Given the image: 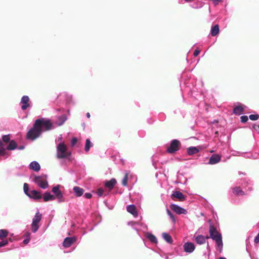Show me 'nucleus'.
I'll return each mask as SVG.
<instances>
[{"label":"nucleus","instance_id":"f257e3e1","mask_svg":"<svg viewBox=\"0 0 259 259\" xmlns=\"http://www.w3.org/2000/svg\"><path fill=\"white\" fill-rule=\"evenodd\" d=\"M209 237L215 241L217 248L219 249V251L221 252L223 247L221 234L218 231L217 228L212 224L209 225Z\"/></svg>","mask_w":259,"mask_h":259},{"label":"nucleus","instance_id":"9b49d317","mask_svg":"<svg viewBox=\"0 0 259 259\" xmlns=\"http://www.w3.org/2000/svg\"><path fill=\"white\" fill-rule=\"evenodd\" d=\"M183 249L185 252L192 253L195 249V245L192 242H186L183 244Z\"/></svg>","mask_w":259,"mask_h":259},{"label":"nucleus","instance_id":"6e6552de","mask_svg":"<svg viewBox=\"0 0 259 259\" xmlns=\"http://www.w3.org/2000/svg\"><path fill=\"white\" fill-rule=\"evenodd\" d=\"M181 146L180 142L176 139L172 140L170 143V145L167 147L166 151L168 153L172 154L178 151Z\"/></svg>","mask_w":259,"mask_h":259},{"label":"nucleus","instance_id":"393cba45","mask_svg":"<svg viewBox=\"0 0 259 259\" xmlns=\"http://www.w3.org/2000/svg\"><path fill=\"white\" fill-rule=\"evenodd\" d=\"M116 183V181L115 179L112 178L110 181L105 182V186L106 187L112 189Z\"/></svg>","mask_w":259,"mask_h":259},{"label":"nucleus","instance_id":"5701e85b","mask_svg":"<svg viewBox=\"0 0 259 259\" xmlns=\"http://www.w3.org/2000/svg\"><path fill=\"white\" fill-rule=\"evenodd\" d=\"M43 199L45 202L54 200L55 199L54 195L51 194L49 192H46L44 194Z\"/></svg>","mask_w":259,"mask_h":259},{"label":"nucleus","instance_id":"4468645a","mask_svg":"<svg viewBox=\"0 0 259 259\" xmlns=\"http://www.w3.org/2000/svg\"><path fill=\"white\" fill-rule=\"evenodd\" d=\"M221 159V156L219 154H213L209 158L208 164H215L219 163Z\"/></svg>","mask_w":259,"mask_h":259},{"label":"nucleus","instance_id":"cd10ccee","mask_svg":"<svg viewBox=\"0 0 259 259\" xmlns=\"http://www.w3.org/2000/svg\"><path fill=\"white\" fill-rule=\"evenodd\" d=\"M172 195L180 200H184L185 199V196L182 193L178 191L174 192Z\"/></svg>","mask_w":259,"mask_h":259},{"label":"nucleus","instance_id":"f8f14e48","mask_svg":"<svg viewBox=\"0 0 259 259\" xmlns=\"http://www.w3.org/2000/svg\"><path fill=\"white\" fill-rule=\"evenodd\" d=\"M170 208L177 214H186L187 211L184 208L181 207L178 205L175 204H171L170 205Z\"/></svg>","mask_w":259,"mask_h":259},{"label":"nucleus","instance_id":"3c124183","mask_svg":"<svg viewBox=\"0 0 259 259\" xmlns=\"http://www.w3.org/2000/svg\"><path fill=\"white\" fill-rule=\"evenodd\" d=\"M86 116L88 118H90L91 115H90V113L88 112L87 114H86Z\"/></svg>","mask_w":259,"mask_h":259},{"label":"nucleus","instance_id":"4be33fe9","mask_svg":"<svg viewBox=\"0 0 259 259\" xmlns=\"http://www.w3.org/2000/svg\"><path fill=\"white\" fill-rule=\"evenodd\" d=\"M136 224L141 226L142 229L143 230H146L147 229V227L146 225H145V224H143V223H137L134 222H131L128 223V225H131L133 227V229H135V230H136L137 232L138 233V229L135 227V225Z\"/></svg>","mask_w":259,"mask_h":259},{"label":"nucleus","instance_id":"7c9ffc66","mask_svg":"<svg viewBox=\"0 0 259 259\" xmlns=\"http://www.w3.org/2000/svg\"><path fill=\"white\" fill-rule=\"evenodd\" d=\"M233 192L236 195L242 196L245 195V193L239 187H236L233 188Z\"/></svg>","mask_w":259,"mask_h":259},{"label":"nucleus","instance_id":"864d4df0","mask_svg":"<svg viewBox=\"0 0 259 259\" xmlns=\"http://www.w3.org/2000/svg\"><path fill=\"white\" fill-rule=\"evenodd\" d=\"M61 96H66L68 95L66 93H63Z\"/></svg>","mask_w":259,"mask_h":259},{"label":"nucleus","instance_id":"c756f323","mask_svg":"<svg viewBox=\"0 0 259 259\" xmlns=\"http://www.w3.org/2000/svg\"><path fill=\"white\" fill-rule=\"evenodd\" d=\"M199 151V149L196 147H190L187 149V153L189 155L197 153Z\"/></svg>","mask_w":259,"mask_h":259},{"label":"nucleus","instance_id":"412c9836","mask_svg":"<svg viewBox=\"0 0 259 259\" xmlns=\"http://www.w3.org/2000/svg\"><path fill=\"white\" fill-rule=\"evenodd\" d=\"M127 211L133 214L135 217L138 216V212L136 209V207L134 205H128L126 206Z\"/></svg>","mask_w":259,"mask_h":259},{"label":"nucleus","instance_id":"603ef678","mask_svg":"<svg viewBox=\"0 0 259 259\" xmlns=\"http://www.w3.org/2000/svg\"><path fill=\"white\" fill-rule=\"evenodd\" d=\"M206 248H207V249L210 252V247H209L208 244H207Z\"/></svg>","mask_w":259,"mask_h":259},{"label":"nucleus","instance_id":"c85d7f7f","mask_svg":"<svg viewBox=\"0 0 259 259\" xmlns=\"http://www.w3.org/2000/svg\"><path fill=\"white\" fill-rule=\"evenodd\" d=\"M219 32V26L218 24L212 26L210 30V34L212 36H216Z\"/></svg>","mask_w":259,"mask_h":259},{"label":"nucleus","instance_id":"2eb2a0df","mask_svg":"<svg viewBox=\"0 0 259 259\" xmlns=\"http://www.w3.org/2000/svg\"><path fill=\"white\" fill-rule=\"evenodd\" d=\"M135 176L131 171H126L125 174L124 178L122 180V185L123 186H127L128 180L129 179H132Z\"/></svg>","mask_w":259,"mask_h":259},{"label":"nucleus","instance_id":"f3484780","mask_svg":"<svg viewBox=\"0 0 259 259\" xmlns=\"http://www.w3.org/2000/svg\"><path fill=\"white\" fill-rule=\"evenodd\" d=\"M67 120V117L65 114H63L61 116L57 117V121L54 122L55 125L61 126L64 124V123Z\"/></svg>","mask_w":259,"mask_h":259},{"label":"nucleus","instance_id":"ddd939ff","mask_svg":"<svg viewBox=\"0 0 259 259\" xmlns=\"http://www.w3.org/2000/svg\"><path fill=\"white\" fill-rule=\"evenodd\" d=\"M76 240L75 237H66L64 239L63 245L65 247H69Z\"/></svg>","mask_w":259,"mask_h":259},{"label":"nucleus","instance_id":"f03ea898","mask_svg":"<svg viewBox=\"0 0 259 259\" xmlns=\"http://www.w3.org/2000/svg\"><path fill=\"white\" fill-rule=\"evenodd\" d=\"M71 152L64 142H60L57 146V157L58 159H67L71 161Z\"/></svg>","mask_w":259,"mask_h":259},{"label":"nucleus","instance_id":"473e14b6","mask_svg":"<svg viewBox=\"0 0 259 259\" xmlns=\"http://www.w3.org/2000/svg\"><path fill=\"white\" fill-rule=\"evenodd\" d=\"M30 236L31 234L28 232H27L24 234L23 236L25 237V239L23 240L24 244H27L29 242L30 240Z\"/></svg>","mask_w":259,"mask_h":259},{"label":"nucleus","instance_id":"423d86ee","mask_svg":"<svg viewBox=\"0 0 259 259\" xmlns=\"http://www.w3.org/2000/svg\"><path fill=\"white\" fill-rule=\"evenodd\" d=\"M33 182L43 189H46L49 187V184L47 181V176L46 175L35 176L34 177Z\"/></svg>","mask_w":259,"mask_h":259},{"label":"nucleus","instance_id":"aec40b11","mask_svg":"<svg viewBox=\"0 0 259 259\" xmlns=\"http://www.w3.org/2000/svg\"><path fill=\"white\" fill-rule=\"evenodd\" d=\"M73 191L76 197H80L84 192L83 189L78 186H74L73 188Z\"/></svg>","mask_w":259,"mask_h":259},{"label":"nucleus","instance_id":"58836bf2","mask_svg":"<svg viewBox=\"0 0 259 259\" xmlns=\"http://www.w3.org/2000/svg\"><path fill=\"white\" fill-rule=\"evenodd\" d=\"M104 191L102 188H99L97 190V194L99 197H101L103 196L104 194Z\"/></svg>","mask_w":259,"mask_h":259},{"label":"nucleus","instance_id":"4c0bfd02","mask_svg":"<svg viewBox=\"0 0 259 259\" xmlns=\"http://www.w3.org/2000/svg\"><path fill=\"white\" fill-rule=\"evenodd\" d=\"M240 118H241V121L243 123H245V122H247L248 119V116H246V115H243V116H241Z\"/></svg>","mask_w":259,"mask_h":259},{"label":"nucleus","instance_id":"9d476101","mask_svg":"<svg viewBox=\"0 0 259 259\" xmlns=\"http://www.w3.org/2000/svg\"><path fill=\"white\" fill-rule=\"evenodd\" d=\"M20 104L21 105V108L23 111L32 107V103L30 101L29 97L26 95L21 98Z\"/></svg>","mask_w":259,"mask_h":259},{"label":"nucleus","instance_id":"a211bd4d","mask_svg":"<svg viewBox=\"0 0 259 259\" xmlns=\"http://www.w3.org/2000/svg\"><path fill=\"white\" fill-rule=\"evenodd\" d=\"M29 168L34 171H38L40 169V166L38 162L33 161L29 164Z\"/></svg>","mask_w":259,"mask_h":259},{"label":"nucleus","instance_id":"72a5a7b5","mask_svg":"<svg viewBox=\"0 0 259 259\" xmlns=\"http://www.w3.org/2000/svg\"><path fill=\"white\" fill-rule=\"evenodd\" d=\"M166 212L167 215L169 217L170 219L172 221L174 224H175L176 222V220L175 215L172 213V212L168 209H166Z\"/></svg>","mask_w":259,"mask_h":259},{"label":"nucleus","instance_id":"8fccbe9b","mask_svg":"<svg viewBox=\"0 0 259 259\" xmlns=\"http://www.w3.org/2000/svg\"><path fill=\"white\" fill-rule=\"evenodd\" d=\"M62 139V135H60V136H59V138L58 139V141L61 142Z\"/></svg>","mask_w":259,"mask_h":259},{"label":"nucleus","instance_id":"2f4dec72","mask_svg":"<svg viewBox=\"0 0 259 259\" xmlns=\"http://www.w3.org/2000/svg\"><path fill=\"white\" fill-rule=\"evenodd\" d=\"M93 146V144L91 142L89 139H87L85 141L84 146V150L85 152H88L90 149Z\"/></svg>","mask_w":259,"mask_h":259},{"label":"nucleus","instance_id":"1a4fd4ad","mask_svg":"<svg viewBox=\"0 0 259 259\" xmlns=\"http://www.w3.org/2000/svg\"><path fill=\"white\" fill-rule=\"evenodd\" d=\"M60 186L56 185L53 187L52 191L55 194V198L57 199L59 203H61L65 201V199L63 197V193L59 189Z\"/></svg>","mask_w":259,"mask_h":259},{"label":"nucleus","instance_id":"b1692460","mask_svg":"<svg viewBox=\"0 0 259 259\" xmlns=\"http://www.w3.org/2000/svg\"><path fill=\"white\" fill-rule=\"evenodd\" d=\"M162 237L163 239L168 243L172 244L173 242V239L171 236L167 233H163L162 234Z\"/></svg>","mask_w":259,"mask_h":259},{"label":"nucleus","instance_id":"5fc2aeb1","mask_svg":"<svg viewBox=\"0 0 259 259\" xmlns=\"http://www.w3.org/2000/svg\"><path fill=\"white\" fill-rule=\"evenodd\" d=\"M219 259H227V258L226 257H220L219 258Z\"/></svg>","mask_w":259,"mask_h":259},{"label":"nucleus","instance_id":"37998d69","mask_svg":"<svg viewBox=\"0 0 259 259\" xmlns=\"http://www.w3.org/2000/svg\"><path fill=\"white\" fill-rule=\"evenodd\" d=\"M84 196L87 199H90L92 197V195L90 193H85Z\"/></svg>","mask_w":259,"mask_h":259},{"label":"nucleus","instance_id":"e433bc0d","mask_svg":"<svg viewBox=\"0 0 259 259\" xmlns=\"http://www.w3.org/2000/svg\"><path fill=\"white\" fill-rule=\"evenodd\" d=\"M249 118L251 120H256L259 118V115L251 114L249 116Z\"/></svg>","mask_w":259,"mask_h":259},{"label":"nucleus","instance_id":"7ed1b4c3","mask_svg":"<svg viewBox=\"0 0 259 259\" xmlns=\"http://www.w3.org/2000/svg\"><path fill=\"white\" fill-rule=\"evenodd\" d=\"M35 125H38L39 128L43 131H48L55 128L54 122H52L51 120L46 118H40L35 120Z\"/></svg>","mask_w":259,"mask_h":259},{"label":"nucleus","instance_id":"ea45409f","mask_svg":"<svg viewBox=\"0 0 259 259\" xmlns=\"http://www.w3.org/2000/svg\"><path fill=\"white\" fill-rule=\"evenodd\" d=\"M3 141L5 142H8L10 141V137L9 135H4L2 137Z\"/></svg>","mask_w":259,"mask_h":259},{"label":"nucleus","instance_id":"de8ad7c7","mask_svg":"<svg viewBox=\"0 0 259 259\" xmlns=\"http://www.w3.org/2000/svg\"><path fill=\"white\" fill-rule=\"evenodd\" d=\"M245 189H247L248 191H251L252 190V187L251 186H247L245 187Z\"/></svg>","mask_w":259,"mask_h":259},{"label":"nucleus","instance_id":"09e8293b","mask_svg":"<svg viewBox=\"0 0 259 259\" xmlns=\"http://www.w3.org/2000/svg\"><path fill=\"white\" fill-rule=\"evenodd\" d=\"M17 149H18L19 150H23L24 149V146H20L19 147L17 146Z\"/></svg>","mask_w":259,"mask_h":259},{"label":"nucleus","instance_id":"39448f33","mask_svg":"<svg viewBox=\"0 0 259 259\" xmlns=\"http://www.w3.org/2000/svg\"><path fill=\"white\" fill-rule=\"evenodd\" d=\"M42 134V130L38 125H35V121L33 127L29 130L27 134V138L28 140H34L38 138Z\"/></svg>","mask_w":259,"mask_h":259},{"label":"nucleus","instance_id":"20e7f679","mask_svg":"<svg viewBox=\"0 0 259 259\" xmlns=\"http://www.w3.org/2000/svg\"><path fill=\"white\" fill-rule=\"evenodd\" d=\"M17 148V144L14 140H11L9 145L6 148L3 142L0 140V156H6L7 157L9 154L6 152V149L9 150H14Z\"/></svg>","mask_w":259,"mask_h":259},{"label":"nucleus","instance_id":"6ab92c4d","mask_svg":"<svg viewBox=\"0 0 259 259\" xmlns=\"http://www.w3.org/2000/svg\"><path fill=\"white\" fill-rule=\"evenodd\" d=\"M28 196L34 199H39L41 198L40 192L34 190L31 191Z\"/></svg>","mask_w":259,"mask_h":259},{"label":"nucleus","instance_id":"a19ab883","mask_svg":"<svg viewBox=\"0 0 259 259\" xmlns=\"http://www.w3.org/2000/svg\"><path fill=\"white\" fill-rule=\"evenodd\" d=\"M8 244V241L7 240H3L0 241V247H4L7 245Z\"/></svg>","mask_w":259,"mask_h":259},{"label":"nucleus","instance_id":"bb28decb","mask_svg":"<svg viewBox=\"0 0 259 259\" xmlns=\"http://www.w3.org/2000/svg\"><path fill=\"white\" fill-rule=\"evenodd\" d=\"M244 112V109L242 106H237L233 109V113L235 114L241 115Z\"/></svg>","mask_w":259,"mask_h":259},{"label":"nucleus","instance_id":"f704fd0d","mask_svg":"<svg viewBox=\"0 0 259 259\" xmlns=\"http://www.w3.org/2000/svg\"><path fill=\"white\" fill-rule=\"evenodd\" d=\"M8 235V232L6 230H0V239L6 237Z\"/></svg>","mask_w":259,"mask_h":259},{"label":"nucleus","instance_id":"49530a36","mask_svg":"<svg viewBox=\"0 0 259 259\" xmlns=\"http://www.w3.org/2000/svg\"><path fill=\"white\" fill-rule=\"evenodd\" d=\"M212 1L215 5H218L220 2H222V0H210Z\"/></svg>","mask_w":259,"mask_h":259},{"label":"nucleus","instance_id":"4d7b16f0","mask_svg":"<svg viewBox=\"0 0 259 259\" xmlns=\"http://www.w3.org/2000/svg\"><path fill=\"white\" fill-rule=\"evenodd\" d=\"M210 152H211V153H212V152H213V150H211V151H210Z\"/></svg>","mask_w":259,"mask_h":259},{"label":"nucleus","instance_id":"dca6fc26","mask_svg":"<svg viewBox=\"0 0 259 259\" xmlns=\"http://www.w3.org/2000/svg\"><path fill=\"white\" fill-rule=\"evenodd\" d=\"M209 238L208 236H204L202 235H198L195 237V240L197 244L201 245L204 244L206 242V239Z\"/></svg>","mask_w":259,"mask_h":259},{"label":"nucleus","instance_id":"a18cd8bd","mask_svg":"<svg viewBox=\"0 0 259 259\" xmlns=\"http://www.w3.org/2000/svg\"><path fill=\"white\" fill-rule=\"evenodd\" d=\"M77 142V139L76 138H73L71 140V144L73 146Z\"/></svg>","mask_w":259,"mask_h":259},{"label":"nucleus","instance_id":"6e6d98bb","mask_svg":"<svg viewBox=\"0 0 259 259\" xmlns=\"http://www.w3.org/2000/svg\"><path fill=\"white\" fill-rule=\"evenodd\" d=\"M192 0H185V2H190Z\"/></svg>","mask_w":259,"mask_h":259},{"label":"nucleus","instance_id":"79ce46f5","mask_svg":"<svg viewBox=\"0 0 259 259\" xmlns=\"http://www.w3.org/2000/svg\"><path fill=\"white\" fill-rule=\"evenodd\" d=\"M253 128L254 130L259 133V124H254L253 125Z\"/></svg>","mask_w":259,"mask_h":259},{"label":"nucleus","instance_id":"0eeeda50","mask_svg":"<svg viewBox=\"0 0 259 259\" xmlns=\"http://www.w3.org/2000/svg\"><path fill=\"white\" fill-rule=\"evenodd\" d=\"M41 214L37 211L32 219L31 224V230L33 233H35L39 229L38 223L41 219Z\"/></svg>","mask_w":259,"mask_h":259},{"label":"nucleus","instance_id":"a878e982","mask_svg":"<svg viewBox=\"0 0 259 259\" xmlns=\"http://www.w3.org/2000/svg\"><path fill=\"white\" fill-rule=\"evenodd\" d=\"M146 238L148 239L151 242L155 244L157 243V239L156 237L151 233L147 232L146 234Z\"/></svg>","mask_w":259,"mask_h":259},{"label":"nucleus","instance_id":"c03bdc74","mask_svg":"<svg viewBox=\"0 0 259 259\" xmlns=\"http://www.w3.org/2000/svg\"><path fill=\"white\" fill-rule=\"evenodd\" d=\"M199 53H200V51L198 49H196L194 52L193 55L194 57H196L199 55Z\"/></svg>","mask_w":259,"mask_h":259},{"label":"nucleus","instance_id":"c9c22d12","mask_svg":"<svg viewBox=\"0 0 259 259\" xmlns=\"http://www.w3.org/2000/svg\"><path fill=\"white\" fill-rule=\"evenodd\" d=\"M23 190L25 194L28 196L30 192H29V187L27 183L24 184Z\"/></svg>","mask_w":259,"mask_h":259}]
</instances>
